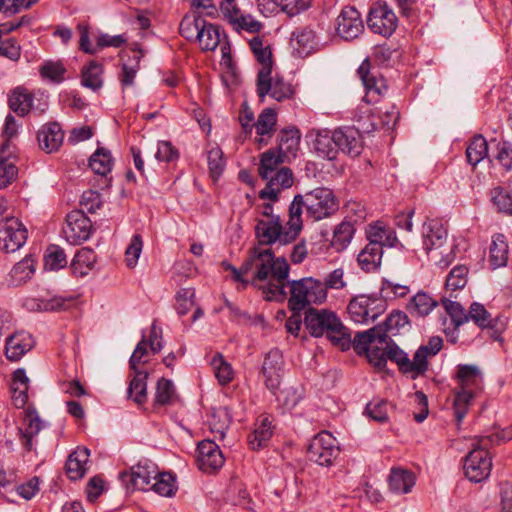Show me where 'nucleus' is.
<instances>
[{"label": "nucleus", "mask_w": 512, "mask_h": 512, "mask_svg": "<svg viewBox=\"0 0 512 512\" xmlns=\"http://www.w3.org/2000/svg\"><path fill=\"white\" fill-rule=\"evenodd\" d=\"M468 268L464 265L455 266L447 275L446 291H457L463 289L467 284Z\"/></svg>", "instance_id": "55"}, {"label": "nucleus", "mask_w": 512, "mask_h": 512, "mask_svg": "<svg viewBox=\"0 0 512 512\" xmlns=\"http://www.w3.org/2000/svg\"><path fill=\"white\" fill-rule=\"evenodd\" d=\"M448 238L447 228L439 219H429L422 226L423 248L427 253L442 248Z\"/></svg>", "instance_id": "20"}, {"label": "nucleus", "mask_w": 512, "mask_h": 512, "mask_svg": "<svg viewBox=\"0 0 512 512\" xmlns=\"http://www.w3.org/2000/svg\"><path fill=\"white\" fill-rule=\"evenodd\" d=\"M150 490L155 491L161 496H172L176 490L175 480L170 473L158 472V476L153 479Z\"/></svg>", "instance_id": "57"}, {"label": "nucleus", "mask_w": 512, "mask_h": 512, "mask_svg": "<svg viewBox=\"0 0 512 512\" xmlns=\"http://www.w3.org/2000/svg\"><path fill=\"white\" fill-rule=\"evenodd\" d=\"M220 37V28L205 21L200 30L197 42L203 51H213L220 44Z\"/></svg>", "instance_id": "44"}, {"label": "nucleus", "mask_w": 512, "mask_h": 512, "mask_svg": "<svg viewBox=\"0 0 512 512\" xmlns=\"http://www.w3.org/2000/svg\"><path fill=\"white\" fill-rule=\"evenodd\" d=\"M73 303V298L29 296L24 299L23 306L32 312H56L70 308Z\"/></svg>", "instance_id": "21"}, {"label": "nucleus", "mask_w": 512, "mask_h": 512, "mask_svg": "<svg viewBox=\"0 0 512 512\" xmlns=\"http://www.w3.org/2000/svg\"><path fill=\"white\" fill-rule=\"evenodd\" d=\"M327 338L342 351L348 350L352 344L349 330L342 324L337 315L335 316V325L330 327Z\"/></svg>", "instance_id": "46"}, {"label": "nucleus", "mask_w": 512, "mask_h": 512, "mask_svg": "<svg viewBox=\"0 0 512 512\" xmlns=\"http://www.w3.org/2000/svg\"><path fill=\"white\" fill-rule=\"evenodd\" d=\"M35 272V261L32 257H25L14 265L11 278L15 285H21L29 280Z\"/></svg>", "instance_id": "53"}, {"label": "nucleus", "mask_w": 512, "mask_h": 512, "mask_svg": "<svg viewBox=\"0 0 512 512\" xmlns=\"http://www.w3.org/2000/svg\"><path fill=\"white\" fill-rule=\"evenodd\" d=\"M389 341L390 337L385 333H381L380 336L376 337V341L364 354L368 358L369 362L375 367L382 368L386 365V351L388 350Z\"/></svg>", "instance_id": "39"}, {"label": "nucleus", "mask_w": 512, "mask_h": 512, "mask_svg": "<svg viewBox=\"0 0 512 512\" xmlns=\"http://www.w3.org/2000/svg\"><path fill=\"white\" fill-rule=\"evenodd\" d=\"M91 227V221L83 211L73 210L67 214L63 233L69 243L78 244L89 238Z\"/></svg>", "instance_id": "14"}, {"label": "nucleus", "mask_w": 512, "mask_h": 512, "mask_svg": "<svg viewBox=\"0 0 512 512\" xmlns=\"http://www.w3.org/2000/svg\"><path fill=\"white\" fill-rule=\"evenodd\" d=\"M42 79L59 84L65 78L66 68L61 61H45L39 68Z\"/></svg>", "instance_id": "52"}, {"label": "nucleus", "mask_w": 512, "mask_h": 512, "mask_svg": "<svg viewBox=\"0 0 512 512\" xmlns=\"http://www.w3.org/2000/svg\"><path fill=\"white\" fill-rule=\"evenodd\" d=\"M340 453L336 438L328 431H322L311 441L308 458L320 466L329 467Z\"/></svg>", "instance_id": "9"}, {"label": "nucleus", "mask_w": 512, "mask_h": 512, "mask_svg": "<svg viewBox=\"0 0 512 512\" xmlns=\"http://www.w3.org/2000/svg\"><path fill=\"white\" fill-rule=\"evenodd\" d=\"M286 233L287 227L283 226L280 217L257 219L255 225V234L259 242L257 247L265 248L264 246H271L275 243L286 245L296 240L284 237Z\"/></svg>", "instance_id": "10"}, {"label": "nucleus", "mask_w": 512, "mask_h": 512, "mask_svg": "<svg viewBox=\"0 0 512 512\" xmlns=\"http://www.w3.org/2000/svg\"><path fill=\"white\" fill-rule=\"evenodd\" d=\"M44 423L34 409L24 413L22 425L19 427L21 443L26 451L33 449V438L43 429Z\"/></svg>", "instance_id": "25"}, {"label": "nucleus", "mask_w": 512, "mask_h": 512, "mask_svg": "<svg viewBox=\"0 0 512 512\" xmlns=\"http://www.w3.org/2000/svg\"><path fill=\"white\" fill-rule=\"evenodd\" d=\"M27 240V230L14 217L6 218L0 225V249L7 253L19 250Z\"/></svg>", "instance_id": "12"}, {"label": "nucleus", "mask_w": 512, "mask_h": 512, "mask_svg": "<svg viewBox=\"0 0 512 512\" xmlns=\"http://www.w3.org/2000/svg\"><path fill=\"white\" fill-rule=\"evenodd\" d=\"M205 19L198 17H184L180 23V33L187 40L198 39L200 30L205 23Z\"/></svg>", "instance_id": "58"}, {"label": "nucleus", "mask_w": 512, "mask_h": 512, "mask_svg": "<svg viewBox=\"0 0 512 512\" xmlns=\"http://www.w3.org/2000/svg\"><path fill=\"white\" fill-rule=\"evenodd\" d=\"M491 437H479L472 443V450L464 459V473L466 477L475 483L488 478L492 469V458L488 452V441Z\"/></svg>", "instance_id": "5"}, {"label": "nucleus", "mask_w": 512, "mask_h": 512, "mask_svg": "<svg viewBox=\"0 0 512 512\" xmlns=\"http://www.w3.org/2000/svg\"><path fill=\"white\" fill-rule=\"evenodd\" d=\"M334 140L338 151L350 157L358 156L363 149L361 133L354 127H340L334 130Z\"/></svg>", "instance_id": "19"}, {"label": "nucleus", "mask_w": 512, "mask_h": 512, "mask_svg": "<svg viewBox=\"0 0 512 512\" xmlns=\"http://www.w3.org/2000/svg\"><path fill=\"white\" fill-rule=\"evenodd\" d=\"M336 32L345 40L357 38L364 30L363 20L355 7H344L336 19Z\"/></svg>", "instance_id": "15"}, {"label": "nucleus", "mask_w": 512, "mask_h": 512, "mask_svg": "<svg viewBox=\"0 0 512 512\" xmlns=\"http://www.w3.org/2000/svg\"><path fill=\"white\" fill-rule=\"evenodd\" d=\"M147 378L148 373L146 371L136 369L130 380L128 397L138 405H142L147 400Z\"/></svg>", "instance_id": "36"}, {"label": "nucleus", "mask_w": 512, "mask_h": 512, "mask_svg": "<svg viewBox=\"0 0 512 512\" xmlns=\"http://www.w3.org/2000/svg\"><path fill=\"white\" fill-rule=\"evenodd\" d=\"M458 387L453 398V411L458 424L464 419L472 398L482 387V374L476 366L459 365L457 371Z\"/></svg>", "instance_id": "3"}, {"label": "nucleus", "mask_w": 512, "mask_h": 512, "mask_svg": "<svg viewBox=\"0 0 512 512\" xmlns=\"http://www.w3.org/2000/svg\"><path fill=\"white\" fill-rule=\"evenodd\" d=\"M381 333L382 328L378 326L373 327L367 331L359 332L355 335L351 345H353L357 354L364 355L376 341V337L380 336Z\"/></svg>", "instance_id": "51"}, {"label": "nucleus", "mask_w": 512, "mask_h": 512, "mask_svg": "<svg viewBox=\"0 0 512 512\" xmlns=\"http://www.w3.org/2000/svg\"><path fill=\"white\" fill-rule=\"evenodd\" d=\"M158 476V469L151 462H140L133 466L129 473L121 474L123 482L131 484L133 489L148 491L151 488L153 479Z\"/></svg>", "instance_id": "18"}, {"label": "nucleus", "mask_w": 512, "mask_h": 512, "mask_svg": "<svg viewBox=\"0 0 512 512\" xmlns=\"http://www.w3.org/2000/svg\"><path fill=\"white\" fill-rule=\"evenodd\" d=\"M96 263V254L90 248L79 250L71 262V269L74 275L83 277L91 271Z\"/></svg>", "instance_id": "40"}, {"label": "nucleus", "mask_w": 512, "mask_h": 512, "mask_svg": "<svg viewBox=\"0 0 512 512\" xmlns=\"http://www.w3.org/2000/svg\"><path fill=\"white\" fill-rule=\"evenodd\" d=\"M355 233V228L352 223L343 221L338 224L334 231L331 240L332 247L337 251H343L351 242Z\"/></svg>", "instance_id": "48"}, {"label": "nucleus", "mask_w": 512, "mask_h": 512, "mask_svg": "<svg viewBox=\"0 0 512 512\" xmlns=\"http://www.w3.org/2000/svg\"><path fill=\"white\" fill-rule=\"evenodd\" d=\"M442 305L455 326H460L468 322V312L465 311L460 303L444 298Z\"/></svg>", "instance_id": "61"}, {"label": "nucleus", "mask_w": 512, "mask_h": 512, "mask_svg": "<svg viewBox=\"0 0 512 512\" xmlns=\"http://www.w3.org/2000/svg\"><path fill=\"white\" fill-rule=\"evenodd\" d=\"M67 264L64 250L57 245H51L46 249L44 255V267L46 270L56 271Z\"/></svg>", "instance_id": "54"}, {"label": "nucleus", "mask_w": 512, "mask_h": 512, "mask_svg": "<svg viewBox=\"0 0 512 512\" xmlns=\"http://www.w3.org/2000/svg\"><path fill=\"white\" fill-rule=\"evenodd\" d=\"M289 270L287 260L284 257L276 258L270 248L253 247L241 267H234L231 272L233 279L246 287L248 281L243 275L253 271V284L256 281H267V285L262 288L265 298L282 302L286 299L285 286Z\"/></svg>", "instance_id": "1"}, {"label": "nucleus", "mask_w": 512, "mask_h": 512, "mask_svg": "<svg viewBox=\"0 0 512 512\" xmlns=\"http://www.w3.org/2000/svg\"><path fill=\"white\" fill-rule=\"evenodd\" d=\"M102 73L103 68L101 64L96 61H91L82 70V85L93 91L100 89L103 85Z\"/></svg>", "instance_id": "50"}, {"label": "nucleus", "mask_w": 512, "mask_h": 512, "mask_svg": "<svg viewBox=\"0 0 512 512\" xmlns=\"http://www.w3.org/2000/svg\"><path fill=\"white\" fill-rule=\"evenodd\" d=\"M39 147L46 153L59 150L63 144L64 132L57 122L44 124L37 133Z\"/></svg>", "instance_id": "24"}, {"label": "nucleus", "mask_w": 512, "mask_h": 512, "mask_svg": "<svg viewBox=\"0 0 512 512\" xmlns=\"http://www.w3.org/2000/svg\"><path fill=\"white\" fill-rule=\"evenodd\" d=\"M442 346L443 339L433 336L429 339L428 344L421 345L414 353L413 359H410L408 354L390 338L386 351L387 360L395 362L401 373L414 380L425 375L429 367V359L433 358L442 349Z\"/></svg>", "instance_id": "2"}, {"label": "nucleus", "mask_w": 512, "mask_h": 512, "mask_svg": "<svg viewBox=\"0 0 512 512\" xmlns=\"http://www.w3.org/2000/svg\"><path fill=\"white\" fill-rule=\"evenodd\" d=\"M508 244L502 234L493 236L489 249V263L493 269L506 266L508 261Z\"/></svg>", "instance_id": "34"}, {"label": "nucleus", "mask_w": 512, "mask_h": 512, "mask_svg": "<svg viewBox=\"0 0 512 512\" xmlns=\"http://www.w3.org/2000/svg\"><path fill=\"white\" fill-rule=\"evenodd\" d=\"M386 310V302L377 297L358 295L351 299L347 312L355 323L367 324L375 321Z\"/></svg>", "instance_id": "8"}, {"label": "nucleus", "mask_w": 512, "mask_h": 512, "mask_svg": "<svg viewBox=\"0 0 512 512\" xmlns=\"http://www.w3.org/2000/svg\"><path fill=\"white\" fill-rule=\"evenodd\" d=\"M366 236L369 241L367 246L375 244L378 250H383L384 246L393 247L397 240L395 233L382 222L369 225Z\"/></svg>", "instance_id": "29"}, {"label": "nucleus", "mask_w": 512, "mask_h": 512, "mask_svg": "<svg viewBox=\"0 0 512 512\" xmlns=\"http://www.w3.org/2000/svg\"><path fill=\"white\" fill-rule=\"evenodd\" d=\"M306 213L315 221L333 215L339 208V203L333 191L326 187H317L304 194Z\"/></svg>", "instance_id": "6"}, {"label": "nucleus", "mask_w": 512, "mask_h": 512, "mask_svg": "<svg viewBox=\"0 0 512 512\" xmlns=\"http://www.w3.org/2000/svg\"><path fill=\"white\" fill-rule=\"evenodd\" d=\"M89 456L90 451L84 447H78L69 455L66 462V472L71 480L81 479L85 475Z\"/></svg>", "instance_id": "31"}, {"label": "nucleus", "mask_w": 512, "mask_h": 512, "mask_svg": "<svg viewBox=\"0 0 512 512\" xmlns=\"http://www.w3.org/2000/svg\"><path fill=\"white\" fill-rule=\"evenodd\" d=\"M470 320L482 330H486L488 336L493 340L500 343L504 342L502 335L508 325L506 317L502 315L492 317L483 304L473 302L468 310V321Z\"/></svg>", "instance_id": "7"}, {"label": "nucleus", "mask_w": 512, "mask_h": 512, "mask_svg": "<svg viewBox=\"0 0 512 512\" xmlns=\"http://www.w3.org/2000/svg\"><path fill=\"white\" fill-rule=\"evenodd\" d=\"M215 377L221 385L228 384L233 379V369L231 365L226 362L222 355L217 353L211 360Z\"/></svg>", "instance_id": "56"}, {"label": "nucleus", "mask_w": 512, "mask_h": 512, "mask_svg": "<svg viewBox=\"0 0 512 512\" xmlns=\"http://www.w3.org/2000/svg\"><path fill=\"white\" fill-rule=\"evenodd\" d=\"M367 25L373 33L389 37L397 27V17L387 5H378L371 8Z\"/></svg>", "instance_id": "13"}, {"label": "nucleus", "mask_w": 512, "mask_h": 512, "mask_svg": "<svg viewBox=\"0 0 512 512\" xmlns=\"http://www.w3.org/2000/svg\"><path fill=\"white\" fill-rule=\"evenodd\" d=\"M488 155V143L482 135L472 138L466 148V158L470 165L476 166Z\"/></svg>", "instance_id": "47"}, {"label": "nucleus", "mask_w": 512, "mask_h": 512, "mask_svg": "<svg viewBox=\"0 0 512 512\" xmlns=\"http://www.w3.org/2000/svg\"><path fill=\"white\" fill-rule=\"evenodd\" d=\"M256 91L261 101L269 95L280 102L291 98L294 94V89L289 82L284 81L282 77H272V74L266 73H262L260 77H257Z\"/></svg>", "instance_id": "11"}, {"label": "nucleus", "mask_w": 512, "mask_h": 512, "mask_svg": "<svg viewBox=\"0 0 512 512\" xmlns=\"http://www.w3.org/2000/svg\"><path fill=\"white\" fill-rule=\"evenodd\" d=\"M336 314L327 310L310 309L306 312L304 323L310 334L314 337L328 335L332 325H335Z\"/></svg>", "instance_id": "23"}, {"label": "nucleus", "mask_w": 512, "mask_h": 512, "mask_svg": "<svg viewBox=\"0 0 512 512\" xmlns=\"http://www.w3.org/2000/svg\"><path fill=\"white\" fill-rule=\"evenodd\" d=\"M207 161L211 177L214 180H217L218 177L222 174L225 167V161L223 159L222 150L218 147L209 150L207 155Z\"/></svg>", "instance_id": "62"}, {"label": "nucleus", "mask_w": 512, "mask_h": 512, "mask_svg": "<svg viewBox=\"0 0 512 512\" xmlns=\"http://www.w3.org/2000/svg\"><path fill=\"white\" fill-rule=\"evenodd\" d=\"M314 149L322 158L334 160L338 154L334 131L332 133L327 130L319 131L314 140Z\"/></svg>", "instance_id": "37"}, {"label": "nucleus", "mask_w": 512, "mask_h": 512, "mask_svg": "<svg viewBox=\"0 0 512 512\" xmlns=\"http://www.w3.org/2000/svg\"><path fill=\"white\" fill-rule=\"evenodd\" d=\"M320 26H306L295 33L298 52L302 55H309L313 51L319 50L323 44L319 36Z\"/></svg>", "instance_id": "28"}, {"label": "nucleus", "mask_w": 512, "mask_h": 512, "mask_svg": "<svg viewBox=\"0 0 512 512\" xmlns=\"http://www.w3.org/2000/svg\"><path fill=\"white\" fill-rule=\"evenodd\" d=\"M326 298V286L323 282L313 277H305L291 282L288 306L293 312H301L311 304H322Z\"/></svg>", "instance_id": "4"}, {"label": "nucleus", "mask_w": 512, "mask_h": 512, "mask_svg": "<svg viewBox=\"0 0 512 512\" xmlns=\"http://www.w3.org/2000/svg\"><path fill=\"white\" fill-rule=\"evenodd\" d=\"M196 462L205 473H213L224 464V456L219 446L212 440H203L197 447Z\"/></svg>", "instance_id": "16"}, {"label": "nucleus", "mask_w": 512, "mask_h": 512, "mask_svg": "<svg viewBox=\"0 0 512 512\" xmlns=\"http://www.w3.org/2000/svg\"><path fill=\"white\" fill-rule=\"evenodd\" d=\"M382 253L383 250H378L375 244L372 246L366 245L358 255L359 266L366 272L376 270L381 264Z\"/></svg>", "instance_id": "49"}, {"label": "nucleus", "mask_w": 512, "mask_h": 512, "mask_svg": "<svg viewBox=\"0 0 512 512\" xmlns=\"http://www.w3.org/2000/svg\"><path fill=\"white\" fill-rule=\"evenodd\" d=\"M250 49L260 65L257 77H260L262 73L272 74L273 68V57L270 45L265 43L259 36L253 37L249 41Z\"/></svg>", "instance_id": "27"}, {"label": "nucleus", "mask_w": 512, "mask_h": 512, "mask_svg": "<svg viewBox=\"0 0 512 512\" xmlns=\"http://www.w3.org/2000/svg\"><path fill=\"white\" fill-rule=\"evenodd\" d=\"M141 55L139 52L133 51V56L130 60L131 63H124L122 65V73L120 74V82L123 87L132 86L134 79L139 70V62Z\"/></svg>", "instance_id": "60"}, {"label": "nucleus", "mask_w": 512, "mask_h": 512, "mask_svg": "<svg viewBox=\"0 0 512 512\" xmlns=\"http://www.w3.org/2000/svg\"><path fill=\"white\" fill-rule=\"evenodd\" d=\"M114 161L111 152L105 148H98L90 157L89 166L95 174L106 177L112 170Z\"/></svg>", "instance_id": "43"}, {"label": "nucleus", "mask_w": 512, "mask_h": 512, "mask_svg": "<svg viewBox=\"0 0 512 512\" xmlns=\"http://www.w3.org/2000/svg\"><path fill=\"white\" fill-rule=\"evenodd\" d=\"M303 207L306 208L305 196L301 194L295 195L289 207V220L286 223L287 233L284 237L288 239H296L298 237L303 227L301 218Z\"/></svg>", "instance_id": "30"}, {"label": "nucleus", "mask_w": 512, "mask_h": 512, "mask_svg": "<svg viewBox=\"0 0 512 512\" xmlns=\"http://www.w3.org/2000/svg\"><path fill=\"white\" fill-rule=\"evenodd\" d=\"M195 290L182 288L176 294V310L180 316L187 314L194 306Z\"/></svg>", "instance_id": "64"}, {"label": "nucleus", "mask_w": 512, "mask_h": 512, "mask_svg": "<svg viewBox=\"0 0 512 512\" xmlns=\"http://www.w3.org/2000/svg\"><path fill=\"white\" fill-rule=\"evenodd\" d=\"M301 135L296 128H287L280 131L278 135L277 151L285 158L296 156L299 149Z\"/></svg>", "instance_id": "33"}, {"label": "nucleus", "mask_w": 512, "mask_h": 512, "mask_svg": "<svg viewBox=\"0 0 512 512\" xmlns=\"http://www.w3.org/2000/svg\"><path fill=\"white\" fill-rule=\"evenodd\" d=\"M277 123V114L272 108H265L258 116L255 123L256 133L260 136L258 139L259 144H267L264 137L271 138L275 131Z\"/></svg>", "instance_id": "35"}, {"label": "nucleus", "mask_w": 512, "mask_h": 512, "mask_svg": "<svg viewBox=\"0 0 512 512\" xmlns=\"http://www.w3.org/2000/svg\"><path fill=\"white\" fill-rule=\"evenodd\" d=\"M282 369L281 352L277 349L271 350L264 359L262 372L265 377V385L273 394H276L280 387Z\"/></svg>", "instance_id": "22"}, {"label": "nucleus", "mask_w": 512, "mask_h": 512, "mask_svg": "<svg viewBox=\"0 0 512 512\" xmlns=\"http://www.w3.org/2000/svg\"><path fill=\"white\" fill-rule=\"evenodd\" d=\"M357 74L365 87L363 100L368 104L377 103L382 94L387 90L385 80L371 72L368 60L362 62L357 69Z\"/></svg>", "instance_id": "17"}, {"label": "nucleus", "mask_w": 512, "mask_h": 512, "mask_svg": "<svg viewBox=\"0 0 512 512\" xmlns=\"http://www.w3.org/2000/svg\"><path fill=\"white\" fill-rule=\"evenodd\" d=\"M437 301L424 292H418L407 304V310L412 316H427L436 306Z\"/></svg>", "instance_id": "41"}, {"label": "nucleus", "mask_w": 512, "mask_h": 512, "mask_svg": "<svg viewBox=\"0 0 512 512\" xmlns=\"http://www.w3.org/2000/svg\"><path fill=\"white\" fill-rule=\"evenodd\" d=\"M285 162V157L277 151V149H269L261 154L259 175L263 178H270L276 173L278 167Z\"/></svg>", "instance_id": "42"}, {"label": "nucleus", "mask_w": 512, "mask_h": 512, "mask_svg": "<svg viewBox=\"0 0 512 512\" xmlns=\"http://www.w3.org/2000/svg\"><path fill=\"white\" fill-rule=\"evenodd\" d=\"M175 398V388L171 380L161 378L157 382L155 392V404L168 405Z\"/></svg>", "instance_id": "59"}, {"label": "nucleus", "mask_w": 512, "mask_h": 512, "mask_svg": "<svg viewBox=\"0 0 512 512\" xmlns=\"http://www.w3.org/2000/svg\"><path fill=\"white\" fill-rule=\"evenodd\" d=\"M389 489L396 494L409 493L415 485L412 472L400 468L392 469L388 479Z\"/></svg>", "instance_id": "32"}, {"label": "nucleus", "mask_w": 512, "mask_h": 512, "mask_svg": "<svg viewBox=\"0 0 512 512\" xmlns=\"http://www.w3.org/2000/svg\"><path fill=\"white\" fill-rule=\"evenodd\" d=\"M34 346V340L28 332H17L6 339L5 353L9 360L18 361Z\"/></svg>", "instance_id": "26"}, {"label": "nucleus", "mask_w": 512, "mask_h": 512, "mask_svg": "<svg viewBox=\"0 0 512 512\" xmlns=\"http://www.w3.org/2000/svg\"><path fill=\"white\" fill-rule=\"evenodd\" d=\"M10 108L20 116H25L33 109L32 95L24 88L17 87L9 98Z\"/></svg>", "instance_id": "45"}, {"label": "nucleus", "mask_w": 512, "mask_h": 512, "mask_svg": "<svg viewBox=\"0 0 512 512\" xmlns=\"http://www.w3.org/2000/svg\"><path fill=\"white\" fill-rule=\"evenodd\" d=\"M271 436V422L268 417H264L256 422L255 429L248 436V444L251 449L259 450L266 446Z\"/></svg>", "instance_id": "38"}, {"label": "nucleus", "mask_w": 512, "mask_h": 512, "mask_svg": "<svg viewBox=\"0 0 512 512\" xmlns=\"http://www.w3.org/2000/svg\"><path fill=\"white\" fill-rule=\"evenodd\" d=\"M492 202L499 212L512 215V196L501 187H496L491 192Z\"/></svg>", "instance_id": "63"}]
</instances>
